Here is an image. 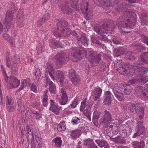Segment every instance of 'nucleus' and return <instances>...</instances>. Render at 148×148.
Returning <instances> with one entry per match:
<instances>
[{
    "label": "nucleus",
    "mask_w": 148,
    "mask_h": 148,
    "mask_svg": "<svg viewBox=\"0 0 148 148\" xmlns=\"http://www.w3.org/2000/svg\"><path fill=\"white\" fill-rule=\"evenodd\" d=\"M6 65L7 66L8 68L10 67L11 64L10 62V60L9 57L7 56L6 58Z\"/></svg>",
    "instance_id": "052dcab7"
},
{
    "label": "nucleus",
    "mask_w": 148,
    "mask_h": 148,
    "mask_svg": "<svg viewBox=\"0 0 148 148\" xmlns=\"http://www.w3.org/2000/svg\"><path fill=\"white\" fill-rule=\"evenodd\" d=\"M46 95L45 96L42 100V103L44 106H46L48 105V102L47 100L48 99V96L45 93Z\"/></svg>",
    "instance_id": "603ef678"
},
{
    "label": "nucleus",
    "mask_w": 148,
    "mask_h": 148,
    "mask_svg": "<svg viewBox=\"0 0 148 148\" xmlns=\"http://www.w3.org/2000/svg\"><path fill=\"white\" fill-rule=\"evenodd\" d=\"M100 115L101 112H98L97 111H95L93 113V119H96V121L97 120V119L98 120Z\"/></svg>",
    "instance_id": "8fccbe9b"
},
{
    "label": "nucleus",
    "mask_w": 148,
    "mask_h": 148,
    "mask_svg": "<svg viewBox=\"0 0 148 148\" xmlns=\"http://www.w3.org/2000/svg\"><path fill=\"white\" fill-rule=\"evenodd\" d=\"M112 40L113 43L115 45H121L122 44V42L120 38H115Z\"/></svg>",
    "instance_id": "864d4df0"
},
{
    "label": "nucleus",
    "mask_w": 148,
    "mask_h": 148,
    "mask_svg": "<svg viewBox=\"0 0 148 148\" xmlns=\"http://www.w3.org/2000/svg\"><path fill=\"white\" fill-rule=\"evenodd\" d=\"M52 75L54 79H52L54 80L55 78L56 77L57 78L58 80L61 83H63L64 79V76L62 71L60 70H58L57 71H55V70L54 74Z\"/></svg>",
    "instance_id": "4468645a"
},
{
    "label": "nucleus",
    "mask_w": 148,
    "mask_h": 148,
    "mask_svg": "<svg viewBox=\"0 0 148 148\" xmlns=\"http://www.w3.org/2000/svg\"><path fill=\"white\" fill-rule=\"evenodd\" d=\"M64 46L60 41H57L54 39H51L49 43V46L52 48H53L54 46H55L58 48H63L64 47Z\"/></svg>",
    "instance_id": "4be33fe9"
},
{
    "label": "nucleus",
    "mask_w": 148,
    "mask_h": 148,
    "mask_svg": "<svg viewBox=\"0 0 148 148\" xmlns=\"http://www.w3.org/2000/svg\"><path fill=\"white\" fill-rule=\"evenodd\" d=\"M20 81L15 77H12L11 78L10 85L12 88H16L19 85Z\"/></svg>",
    "instance_id": "a878e982"
},
{
    "label": "nucleus",
    "mask_w": 148,
    "mask_h": 148,
    "mask_svg": "<svg viewBox=\"0 0 148 148\" xmlns=\"http://www.w3.org/2000/svg\"><path fill=\"white\" fill-rule=\"evenodd\" d=\"M95 142L98 144V145L100 147H103L107 145V142L103 139L101 140L99 139L97 140H95Z\"/></svg>",
    "instance_id": "c9c22d12"
},
{
    "label": "nucleus",
    "mask_w": 148,
    "mask_h": 148,
    "mask_svg": "<svg viewBox=\"0 0 148 148\" xmlns=\"http://www.w3.org/2000/svg\"><path fill=\"white\" fill-rule=\"evenodd\" d=\"M136 21V20L135 19L134 22L132 23H129L130 22V19L127 18V17L125 18L124 16H122L116 21V23L119 28L122 27L127 29L131 30L134 28Z\"/></svg>",
    "instance_id": "7ed1b4c3"
},
{
    "label": "nucleus",
    "mask_w": 148,
    "mask_h": 148,
    "mask_svg": "<svg viewBox=\"0 0 148 148\" xmlns=\"http://www.w3.org/2000/svg\"><path fill=\"white\" fill-rule=\"evenodd\" d=\"M113 92L116 98L119 101H122L125 99L123 94L119 91L113 90Z\"/></svg>",
    "instance_id": "393cba45"
},
{
    "label": "nucleus",
    "mask_w": 148,
    "mask_h": 148,
    "mask_svg": "<svg viewBox=\"0 0 148 148\" xmlns=\"http://www.w3.org/2000/svg\"><path fill=\"white\" fill-rule=\"evenodd\" d=\"M55 143V146L56 147L60 148L62 145V140L60 138H56L52 141Z\"/></svg>",
    "instance_id": "72a5a7b5"
},
{
    "label": "nucleus",
    "mask_w": 148,
    "mask_h": 148,
    "mask_svg": "<svg viewBox=\"0 0 148 148\" xmlns=\"http://www.w3.org/2000/svg\"><path fill=\"white\" fill-rule=\"evenodd\" d=\"M114 52L116 56L118 57L123 54L124 52L123 49L122 48H117L115 50Z\"/></svg>",
    "instance_id": "37998d69"
},
{
    "label": "nucleus",
    "mask_w": 148,
    "mask_h": 148,
    "mask_svg": "<svg viewBox=\"0 0 148 148\" xmlns=\"http://www.w3.org/2000/svg\"><path fill=\"white\" fill-rule=\"evenodd\" d=\"M8 7L10 9L7 12L5 19V24L6 28L8 29L10 25H13V23L11 22L13 17V14L14 10H15L14 5L12 2L9 4L8 5Z\"/></svg>",
    "instance_id": "39448f33"
},
{
    "label": "nucleus",
    "mask_w": 148,
    "mask_h": 148,
    "mask_svg": "<svg viewBox=\"0 0 148 148\" xmlns=\"http://www.w3.org/2000/svg\"><path fill=\"white\" fill-rule=\"evenodd\" d=\"M125 84H124L121 83H117L115 84L114 86H112V91H113V90H116L119 91V89H122L124 87V86H125Z\"/></svg>",
    "instance_id": "473e14b6"
},
{
    "label": "nucleus",
    "mask_w": 148,
    "mask_h": 148,
    "mask_svg": "<svg viewBox=\"0 0 148 148\" xmlns=\"http://www.w3.org/2000/svg\"><path fill=\"white\" fill-rule=\"evenodd\" d=\"M46 73L47 75L49 74L51 79H54L52 74L54 73V69L53 68V64L50 62H48L47 63Z\"/></svg>",
    "instance_id": "f3484780"
},
{
    "label": "nucleus",
    "mask_w": 148,
    "mask_h": 148,
    "mask_svg": "<svg viewBox=\"0 0 148 148\" xmlns=\"http://www.w3.org/2000/svg\"><path fill=\"white\" fill-rule=\"evenodd\" d=\"M68 22L64 20H58L57 25V29L55 31H52L53 34L57 37L63 38H67L69 40H72L75 38L77 40L81 41V42L85 46H88V39L85 34L82 32L78 34L76 32L72 31L67 27Z\"/></svg>",
    "instance_id": "f257e3e1"
},
{
    "label": "nucleus",
    "mask_w": 148,
    "mask_h": 148,
    "mask_svg": "<svg viewBox=\"0 0 148 148\" xmlns=\"http://www.w3.org/2000/svg\"><path fill=\"white\" fill-rule=\"evenodd\" d=\"M56 64L61 67L69 59L68 54L65 53H58L55 56Z\"/></svg>",
    "instance_id": "0eeeda50"
},
{
    "label": "nucleus",
    "mask_w": 148,
    "mask_h": 148,
    "mask_svg": "<svg viewBox=\"0 0 148 148\" xmlns=\"http://www.w3.org/2000/svg\"><path fill=\"white\" fill-rule=\"evenodd\" d=\"M112 115L110 112L105 110L103 112V115L100 120V124L102 125H105L109 122L112 121Z\"/></svg>",
    "instance_id": "9d476101"
},
{
    "label": "nucleus",
    "mask_w": 148,
    "mask_h": 148,
    "mask_svg": "<svg viewBox=\"0 0 148 148\" xmlns=\"http://www.w3.org/2000/svg\"><path fill=\"white\" fill-rule=\"evenodd\" d=\"M90 53L89 60L90 63H92L93 65L97 66L101 60V56L103 54L102 53L99 54L94 51L90 52Z\"/></svg>",
    "instance_id": "6e6552de"
},
{
    "label": "nucleus",
    "mask_w": 148,
    "mask_h": 148,
    "mask_svg": "<svg viewBox=\"0 0 148 148\" xmlns=\"http://www.w3.org/2000/svg\"><path fill=\"white\" fill-rule=\"evenodd\" d=\"M97 45L98 47H99V48H102L103 49H106V47L105 46V45L99 41Z\"/></svg>",
    "instance_id": "bf43d9fd"
},
{
    "label": "nucleus",
    "mask_w": 148,
    "mask_h": 148,
    "mask_svg": "<svg viewBox=\"0 0 148 148\" xmlns=\"http://www.w3.org/2000/svg\"><path fill=\"white\" fill-rule=\"evenodd\" d=\"M77 75L75 70L73 69H71L69 72V76L70 78Z\"/></svg>",
    "instance_id": "09e8293b"
},
{
    "label": "nucleus",
    "mask_w": 148,
    "mask_h": 148,
    "mask_svg": "<svg viewBox=\"0 0 148 148\" xmlns=\"http://www.w3.org/2000/svg\"><path fill=\"white\" fill-rule=\"evenodd\" d=\"M124 87V93L126 95L130 94L132 90V88L129 85L125 86V85Z\"/></svg>",
    "instance_id": "79ce46f5"
},
{
    "label": "nucleus",
    "mask_w": 148,
    "mask_h": 148,
    "mask_svg": "<svg viewBox=\"0 0 148 148\" xmlns=\"http://www.w3.org/2000/svg\"><path fill=\"white\" fill-rule=\"evenodd\" d=\"M61 92L62 93V96L59 99L60 103L62 105H64L66 104L68 101L67 96L66 93V91L63 88H62Z\"/></svg>",
    "instance_id": "412c9836"
},
{
    "label": "nucleus",
    "mask_w": 148,
    "mask_h": 148,
    "mask_svg": "<svg viewBox=\"0 0 148 148\" xmlns=\"http://www.w3.org/2000/svg\"><path fill=\"white\" fill-rule=\"evenodd\" d=\"M111 130L112 129L110 128L109 127L108 128V127H105L104 130V132L106 135L108 136H110L111 134Z\"/></svg>",
    "instance_id": "5fc2aeb1"
},
{
    "label": "nucleus",
    "mask_w": 148,
    "mask_h": 148,
    "mask_svg": "<svg viewBox=\"0 0 148 148\" xmlns=\"http://www.w3.org/2000/svg\"><path fill=\"white\" fill-rule=\"evenodd\" d=\"M58 131H64L66 130V127L64 122H61L58 125Z\"/></svg>",
    "instance_id": "ea45409f"
},
{
    "label": "nucleus",
    "mask_w": 148,
    "mask_h": 148,
    "mask_svg": "<svg viewBox=\"0 0 148 148\" xmlns=\"http://www.w3.org/2000/svg\"><path fill=\"white\" fill-rule=\"evenodd\" d=\"M139 60L140 62H143L145 64L148 63V50L147 51L143 52L140 56Z\"/></svg>",
    "instance_id": "b1692460"
},
{
    "label": "nucleus",
    "mask_w": 148,
    "mask_h": 148,
    "mask_svg": "<svg viewBox=\"0 0 148 148\" xmlns=\"http://www.w3.org/2000/svg\"><path fill=\"white\" fill-rule=\"evenodd\" d=\"M72 122L74 123L77 124L80 122V119L79 118L75 117L73 118Z\"/></svg>",
    "instance_id": "0e129e2a"
},
{
    "label": "nucleus",
    "mask_w": 148,
    "mask_h": 148,
    "mask_svg": "<svg viewBox=\"0 0 148 148\" xmlns=\"http://www.w3.org/2000/svg\"><path fill=\"white\" fill-rule=\"evenodd\" d=\"M78 100L77 98H76L72 102V103L71 104L69 107L72 108H75L77 105Z\"/></svg>",
    "instance_id": "3c124183"
},
{
    "label": "nucleus",
    "mask_w": 148,
    "mask_h": 148,
    "mask_svg": "<svg viewBox=\"0 0 148 148\" xmlns=\"http://www.w3.org/2000/svg\"><path fill=\"white\" fill-rule=\"evenodd\" d=\"M3 36L5 38V40H9L11 39V37L10 36L7 34L6 33H5L3 34Z\"/></svg>",
    "instance_id": "69168bd1"
},
{
    "label": "nucleus",
    "mask_w": 148,
    "mask_h": 148,
    "mask_svg": "<svg viewBox=\"0 0 148 148\" xmlns=\"http://www.w3.org/2000/svg\"><path fill=\"white\" fill-rule=\"evenodd\" d=\"M130 111L134 113H136L140 119H142L144 117V108L141 107L138 103H131L129 107Z\"/></svg>",
    "instance_id": "423d86ee"
},
{
    "label": "nucleus",
    "mask_w": 148,
    "mask_h": 148,
    "mask_svg": "<svg viewBox=\"0 0 148 148\" xmlns=\"http://www.w3.org/2000/svg\"><path fill=\"white\" fill-rule=\"evenodd\" d=\"M49 103L51 106L49 110L56 115H58L59 114V111L61 107H59L57 104H56L52 99L50 100Z\"/></svg>",
    "instance_id": "f8f14e48"
},
{
    "label": "nucleus",
    "mask_w": 148,
    "mask_h": 148,
    "mask_svg": "<svg viewBox=\"0 0 148 148\" xmlns=\"http://www.w3.org/2000/svg\"><path fill=\"white\" fill-rule=\"evenodd\" d=\"M113 136L112 137L110 138V140L117 144H123L125 143V140L122 138L120 136H118L117 137H113Z\"/></svg>",
    "instance_id": "cd10ccee"
},
{
    "label": "nucleus",
    "mask_w": 148,
    "mask_h": 148,
    "mask_svg": "<svg viewBox=\"0 0 148 148\" xmlns=\"http://www.w3.org/2000/svg\"><path fill=\"white\" fill-rule=\"evenodd\" d=\"M25 131L27 132L26 134L28 143H29V142L30 138L31 140H34V136L33 130L31 129V127L29 125H27L26 126V129H25Z\"/></svg>",
    "instance_id": "ddd939ff"
},
{
    "label": "nucleus",
    "mask_w": 148,
    "mask_h": 148,
    "mask_svg": "<svg viewBox=\"0 0 148 148\" xmlns=\"http://www.w3.org/2000/svg\"><path fill=\"white\" fill-rule=\"evenodd\" d=\"M139 78V82H142L143 83H146L148 82V78L145 75L138 76Z\"/></svg>",
    "instance_id": "a18cd8bd"
},
{
    "label": "nucleus",
    "mask_w": 148,
    "mask_h": 148,
    "mask_svg": "<svg viewBox=\"0 0 148 148\" xmlns=\"http://www.w3.org/2000/svg\"><path fill=\"white\" fill-rule=\"evenodd\" d=\"M35 72L36 78L34 79V80L35 82H37L39 81L41 76L40 71L39 69L37 68L35 69Z\"/></svg>",
    "instance_id": "4c0bfd02"
},
{
    "label": "nucleus",
    "mask_w": 148,
    "mask_h": 148,
    "mask_svg": "<svg viewBox=\"0 0 148 148\" xmlns=\"http://www.w3.org/2000/svg\"><path fill=\"white\" fill-rule=\"evenodd\" d=\"M144 88L142 86H137L136 87L135 90L138 96H145L146 93L143 91Z\"/></svg>",
    "instance_id": "bb28decb"
},
{
    "label": "nucleus",
    "mask_w": 148,
    "mask_h": 148,
    "mask_svg": "<svg viewBox=\"0 0 148 148\" xmlns=\"http://www.w3.org/2000/svg\"><path fill=\"white\" fill-rule=\"evenodd\" d=\"M141 40L144 43L146 44L148 46V37L145 35H142Z\"/></svg>",
    "instance_id": "4d7b16f0"
},
{
    "label": "nucleus",
    "mask_w": 148,
    "mask_h": 148,
    "mask_svg": "<svg viewBox=\"0 0 148 148\" xmlns=\"http://www.w3.org/2000/svg\"><path fill=\"white\" fill-rule=\"evenodd\" d=\"M45 78L46 79V82H47L49 85V89L51 93L56 94V93L57 90L55 84L51 81L49 79L48 80L47 76H45Z\"/></svg>",
    "instance_id": "a211bd4d"
},
{
    "label": "nucleus",
    "mask_w": 148,
    "mask_h": 148,
    "mask_svg": "<svg viewBox=\"0 0 148 148\" xmlns=\"http://www.w3.org/2000/svg\"><path fill=\"white\" fill-rule=\"evenodd\" d=\"M84 2V5H85L84 7H83L82 6L81 7L82 10L83 12L85 14V15L86 19L91 18L92 15V13L91 12L88 11V3L85 2Z\"/></svg>",
    "instance_id": "aec40b11"
},
{
    "label": "nucleus",
    "mask_w": 148,
    "mask_h": 148,
    "mask_svg": "<svg viewBox=\"0 0 148 148\" xmlns=\"http://www.w3.org/2000/svg\"><path fill=\"white\" fill-rule=\"evenodd\" d=\"M72 83L75 85L78 84L79 82V76L77 75L70 78Z\"/></svg>",
    "instance_id": "58836bf2"
},
{
    "label": "nucleus",
    "mask_w": 148,
    "mask_h": 148,
    "mask_svg": "<svg viewBox=\"0 0 148 148\" xmlns=\"http://www.w3.org/2000/svg\"><path fill=\"white\" fill-rule=\"evenodd\" d=\"M71 54L73 57L79 60L81 59L83 57L87 54L86 51L84 50H79L77 48L71 49Z\"/></svg>",
    "instance_id": "9b49d317"
},
{
    "label": "nucleus",
    "mask_w": 148,
    "mask_h": 148,
    "mask_svg": "<svg viewBox=\"0 0 148 148\" xmlns=\"http://www.w3.org/2000/svg\"><path fill=\"white\" fill-rule=\"evenodd\" d=\"M135 130L136 132L133 136L134 138H136L141 134H145V130L143 121H139L137 123Z\"/></svg>",
    "instance_id": "1a4fd4ad"
},
{
    "label": "nucleus",
    "mask_w": 148,
    "mask_h": 148,
    "mask_svg": "<svg viewBox=\"0 0 148 148\" xmlns=\"http://www.w3.org/2000/svg\"><path fill=\"white\" fill-rule=\"evenodd\" d=\"M36 139L38 143V145H41V138L40 135H36Z\"/></svg>",
    "instance_id": "e2e57ef3"
},
{
    "label": "nucleus",
    "mask_w": 148,
    "mask_h": 148,
    "mask_svg": "<svg viewBox=\"0 0 148 148\" xmlns=\"http://www.w3.org/2000/svg\"><path fill=\"white\" fill-rule=\"evenodd\" d=\"M49 14L48 13H45L43 16L41 21L42 22H45L49 18Z\"/></svg>",
    "instance_id": "de8ad7c7"
},
{
    "label": "nucleus",
    "mask_w": 148,
    "mask_h": 148,
    "mask_svg": "<svg viewBox=\"0 0 148 148\" xmlns=\"http://www.w3.org/2000/svg\"><path fill=\"white\" fill-rule=\"evenodd\" d=\"M111 95L110 91H107L105 92L103 97V103L105 105H109L111 104L112 101Z\"/></svg>",
    "instance_id": "dca6fc26"
},
{
    "label": "nucleus",
    "mask_w": 148,
    "mask_h": 148,
    "mask_svg": "<svg viewBox=\"0 0 148 148\" xmlns=\"http://www.w3.org/2000/svg\"><path fill=\"white\" fill-rule=\"evenodd\" d=\"M133 145L135 148H143L145 146V143L143 140H140L139 142H134Z\"/></svg>",
    "instance_id": "2f4dec72"
},
{
    "label": "nucleus",
    "mask_w": 148,
    "mask_h": 148,
    "mask_svg": "<svg viewBox=\"0 0 148 148\" xmlns=\"http://www.w3.org/2000/svg\"><path fill=\"white\" fill-rule=\"evenodd\" d=\"M142 62H135L132 65V69L131 72L134 75L139 76L142 74L146 73L148 71V68L141 67Z\"/></svg>",
    "instance_id": "20e7f679"
},
{
    "label": "nucleus",
    "mask_w": 148,
    "mask_h": 148,
    "mask_svg": "<svg viewBox=\"0 0 148 148\" xmlns=\"http://www.w3.org/2000/svg\"><path fill=\"white\" fill-rule=\"evenodd\" d=\"M128 65L127 64H121L119 66L117 70L123 75H127L128 73L129 69Z\"/></svg>",
    "instance_id": "2eb2a0df"
},
{
    "label": "nucleus",
    "mask_w": 148,
    "mask_h": 148,
    "mask_svg": "<svg viewBox=\"0 0 148 148\" xmlns=\"http://www.w3.org/2000/svg\"><path fill=\"white\" fill-rule=\"evenodd\" d=\"M102 0H99V1L101 2ZM118 0H108L105 2V4L107 3L109 6H113L116 5L118 3Z\"/></svg>",
    "instance_id": "e433bc0d"
},
{
    "label": "nucleus",
    "mask_w": 148,
    "mask_h": 148,
    "mask_svg": "<svg viewBox=\"0 0 148 148\" xmlns=\"http://www.w3.org/2000/svg\"><path fill=\"white\" fill-rule=\"evenodd\" d=\"M21 81V87L17 90V91L21 90L25 87L27 84L29 82V79L27 78L26 79H22Z\"/></svg>",
    "instance_id": "c756f323"
},
{
    "label": "nucleus",
    "mask_w": 148,
    "mask_h": 148,
    "mask_svg": "<svg viewBox=\"0 0 148 148\" xmlns=\"http://www.w3.org/2000/svg\"><path fill=\"white\" fill-rule=\"evenodd\" d=\"M91 38L92 42L95 44H97L99 41L97 39V37H95L94 35H92L91 36Z\"/></svg>",
    "instance_id": "6e6d98bb"
},
{
    "label": "nucleus",
    "mask_w": 148,
    "mask_h": 148,
    "mask_svg": "<svg viewBox=\"0 0 148 148\" xmlns=\"http://www.w3.org/2000/svg\"><path fill=\"white\" fill-rule=\"evenodd\" d=\"M81 135L80 130H75L73 131L71 133V137L73 139L79 137Z\"/></svg>",
    "instance_id": "7c9ffc66"
},
{
    "label": "nucleus",
    "mask_w": 148,
    "mask_h": 148,
    "mask_svg": "<svg viewBox=\"0 0 148 148\" xmlns=\"http://www.w3.org/2000/svg\"><path fill=\"white\" fill-rule=\"evenodd\" d=\"M16 24L18 27L21 28L24 26L25 19L22 16L17 17Z\"/></svg>",
    "instance_id": "c85d7f7f"
},
{
    "label": "nucleus",
    "mask_w": 148,
    "mask_h": 148,
    "mask_svg": "<svg viewBox=\"0 0 148 148\" xmlns=\"http://www.w3.org/2000/svg\"><path fill=\"white\" fill-rule=\"evenodd\" d=\"M140 17L141 19V23L142 25L144 26L146 25L148 23V19L145 16H143L142 15H140Z\"/></svg>",
    "instance_id": "a19ab883"
},
{
    "label": "nucleus",
    "mask_w": 148,
    "mask_h": 148,
    "mask_svg": "<svg viewBox=\"0 0 148 148\" xmlns=\"http://www.w3.org/2000/svg\"><path fill=\"white\" fill-rule=\"evenodd\" d=\"M36 88V87L34 84H32L31 87V89L32 91H34L35 92H36L37 91Z\"/></svg>",
    "instance_id": "774afa93"
},
{
    "label": "nucleus",
    "mask_w": 148,
    "mask_h": 148,
    "mask_svg": "<svg viewBox=\"0 0 148 148\" xmlns=\"http://www.w3.org/2000/svg\"><path fill=\"white\" fill-rule=\"evenodd\" d=\"M102 92V89L100 88H96L94 89L92 92V95L95 101L99 99L101 96Z\"/></svg>",
    "instance_id": "6ab92c4d"
},
{
    "label": "nucleus",
    "mask_w": 148,
    "mask_h": 148,
    "mask_svg": "<svg viewBox=\"0 0 148 148\" xmlns=\"http://www.w3.org/2000/svg\"><path fill=\"white\" fill-rule=\"evenodd\" d=\"M87 99H86L83 101L81 103V105L80 107V109L81 111H83L85 108L87 107Z\"/></svg>",
    "instance_id": "c03bdc74"
},
{
    "label": "nucleus",
    "mask_w": 148,
    "mask_h": 148,
    "mask_svg": "<svg viewBox=\"0 0 148 148\" xmlns=\"http://www.w3.org/2000/svg\"><path fill=\"white\" fill-rule=\"evenodd\" d=\"M71 4L68 2H66L61 7L62 11L64 13H68L71 11V9L70 7Z\"/></svg>",
    "instance_id": "5701e85b"
},
{
    "label": "nucleus",
    "mask_w": 148,
    "mask_h": 148,
    "mask_svg": "<svg viewBox=\"0 0 148 148\" xmlns=\"http://www.w3.org/2000/svg\"><path fill=\"white\" fill-rule=\"evenodd\" d=\"M114 22L111 20H108L104 23L102 26L99 25L95 26L94 30L98 34L100 35L99 38L102 41H106L110 43L112 42L111 40H108L106 36L103 34H107V31H113L114 30Z\"/></svg>",
    "instance_id": "f03ea898"
},
{
    "label": "nucleus",
    "mask_w": 148,
    "mask_h": 148,
    "mask_svg": "<svg viewBox=\"0 0 148 148\" xmlns=\"http://www.w3.org/2000/svg\"><path fill=\"white\" fill-rule=\"evenodd\" d=\"M12 62H14L13 64L12 65L11 67L12 70V71H16V67L17 64V62L14 59L12 60Z\"/></svg>",
    "instance_id": "13d9d810"
},
{
    "label": "nucleus",
    "mask_w": 148,
    "mask_h": 148,
    "mask_svg": "<svg viewBox=\"0 0 148 148\" xmlns=\"http://www.w3.org/2000/svg\"><path fill=\"white\" fill-rule=\"evenodd\" d=\"M17 103L18 105V110H20L21 109L22 102L21 100L19 99V100L17 101Z\"/></svg>",
    "instance_id": "338daca9"
},
{
    "label": "nucleus",
    "mask_w": 148,
    "mask_h": 148,
    "mask_svg": "<svg viewBox=\"0 0 148 148\" xmlns=\"http://www.w3.org/2000/svg\"><path fill=\"white\" fill-rule=\"evenodd\" d=\"M84 145L86 146H88L91 145L95 144H94L93 140L90 138L88 139L84 140Z\"/></svg>",
    "instance_id": "49530a36"
},
{
    "label": "nucleus",
    "mask_w": 148,
    "mask_h": 148,
    "mask_svg": "<svg viewBox=\"0 0 148 148\" xmlns=\"http://www.w3.org/2000/svg\"><path fill=\"white\" fill-rule=\"evenodd\" d=\"M135 77V78H133L129 81L128 83L129 85H136L140 83L139 78L138 77V76Z\"/></svg>",
    "instance_id": "f704fd0d"
},
{
    "label": "nucleus",
    "mask_w": 148,
    "mask_h": 148,
    "mask_svg": "<svg viewBox=\"0 0 148 148\" xmlns=\"http://www.w3.org/2000/svg\"><path fill=\"white\" fill-rule=\"evenodd\" d=\"M83 111V113L84 115L86 116H89V115H90V110L87 108H86L85 109H84Z\"/></svg>",
    "instance_id": "680f3d73"
}]
</instances>
